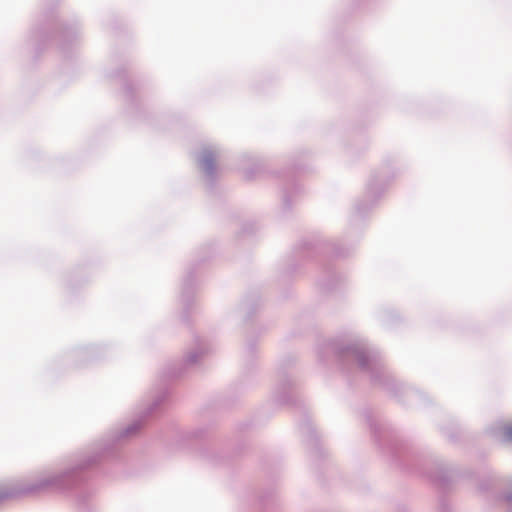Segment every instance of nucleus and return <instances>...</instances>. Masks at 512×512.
Here are the masks:
<instances>
[{
  "instance_id": "obj_1",
  "label": "nucleus",
  "mask_w": 512,
  "mask_h": 512,
  "mask_svg": "<svg viewBox=\"0 0 512 512\" xmlns=\"http://www.w3.org/2000/svg\"><path fill=\"white\" fill-rule=\"evenodd\" d=\"M504 436L507 440H512V425L505 429Z\"/></svg>"
}]
</instances>
